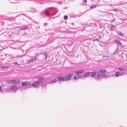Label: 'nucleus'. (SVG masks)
I'll return each mask as SVG.
<instances>
[{
    "label": "nucleus",
    "instance_id": "f257e3e1",
    "mask_svg": "<svg viewBox=\"0 0 127 127\" xmlns=\"http://www.w3.org/2000/svg\"><path fill=\"white\" fill-rule=\"evenodd\" d=\"M38 80L36 82H33L32 84V86L34 88H38L39 85L42 84L43 83L44 78L41 76H37Z\"/></svg>",
    "mask_w": 127,
    "mask_h": 127
},
{
    "label": "nucleus",
    "instance_id": "f03ea898",
    "mask_svg": "<svg viewBox=\"0 0 127 127\" xmlns=\"http://www.w3.org/2000/svg\"><path fill=\"white\" fill-rule=\"evenodd\" d=\"M106 70L105 69H101L100 71H98L96 73V76L95 77V79L97 80H100L101 79V78L100 77L102 76L105 77L106 76L105 72Z\"/></svg>",
    "mask_w": 127,
    "mask_h": 127
},
{
    "label": "nucleus",
    "instance_id": "7ed1b4c3",
    "mask_svg": "<svg viewBox=\"0 0 127 127\" xmlns=\"http://www.w3.org/2000/svg\"><path fill=\"white\" fill-rule=\"evenodd\" d=\"M2 35L4 36L5 38L7 39L12 38L13 37L12 35L11 34V32H7L3 33H2Z\"/></svg>",
    "mask_w": 127,
    "mask_h": 127
},
{
    "label": "nucleus",
    "instance_id": "20e7f679",
    "mask_svg": "<svg viewBox=\"0 0 127 127\" xmlns=\"http://www.w3.org/2000/svg\"><path fill=\"white\" fill-rule=\"evenodd\" d=\"M125 74V72H123L121 71H117L115 73V76L116 77L122 76Z\"/></svg>",
    "mask_w": 127,
    "mask_h": 127
},
{
    "label": "nucleus",
    "instance_id": "39448f33",
    "mask_svg": "<svg viewBox=\"0 0 127 127\" xmlns=\"http://www.w3.org/2000/svg\"><path fill=\"white\" fill-rule=\"evenodd\" d=\"M10 89L13 92H16L18 90V88L17 86L15 85L12 86L10 88Z\"/></svg>",
    "mask_w": 127,
    "mask_h": 127
},
{
    "label": "nucleus",
    "instance_id": "423d86ee",
    "mask_svg": "<svg viewBox=\"0 0 127 127\" xmlns=\"http://www.w3.org/2000/svg\"><path fill=\"white\" fill-rule=\"evenodd\" d=\"M73 75V74L72 73H70L66 75L65 77V81L70 80L71 79V77Z\"/></svg>",
    "mask_w": 127,
    "mask_h": 127
},
{
    "label": "nucleus",
    "instance_id": "0eeeda50",
    "mask_svg": "<svg viewBox=\"0 0 127 127\" xmlns=\"http://www.w3.org/2000/svg\"><path fill=\"white\" fill-rule=\"evenodd\" d=\"M37 58L36 56L33 57L27 63V64H29L33 62L34 61L37 60Z\"/></svg>",
    "mask_w": 127,
    "mask_h": 127
},
{
    "label": "nucleus",
    "instance_id": "6e6552de",
    "mask_svg": "<svg viewBox=\"0 0 127 127\" xmlns=\"http://www.w3.org/2000/svg\"><path fill=\"white\" fill-rule=\"evenodd\" d=\"M84 72V71L83 70H79L75 71V73L76 74H78V75L77 76V77L78 78H80V74H81L83 72Z\"/></svg>",
    "mask_w": 127,
    "mask_h": 127
},
{
    "label": "nucleus",
    "instance_id": "1a4fd4ad",
    "mask_svg": "<svg viewBox=\"0 0 127 127\" xmlns=\"http://www.w3.org/2000/svg\"><path fill=\"white\" fill-rule=\"evenodd\" d=\"M20 27L21 28L19 29V31L20 32L21 31H25L29 29L28 27V26H27V25H25L22 27Z\"/></svg>",
    "mask_w": 127,
    "mask_h": 127
},
{
    "label": "nucleus",
    "instance_id": "9d476101",
    "mask_svg": "<svg viewBox=\"0 0 127 127\" xmlns=\"http://www.w3.org/2000/svg\"><path fill=\"white\" fill-rule=\"evenodd\" d=\"M57 79L60 82L65 81V78L63 77H57Z\"/></svg>",
    "mask_w": 127,
    "mask_h": 127
},
{
    "label": "nucleus",
    "instance_id": "9b49d317",
    "mask_svg": "<svg viewBox=\"0 0 127 127\" xmlns=\"http://www.w3.org/2000/svg\"><path fill=\"white\" fill-rule=\"evenodd\" d=\"M44 13L45 15L49 17L50 16V12L49 10L47 9H46L45 10Z\"/></svg>",
    "mask_w": 127,
    "mask_h": 127
},
{
    "label": "nucleus",
    "instance_id": "f8f14e48",
    "mask_svg": "<svg viewBox=\"0 0 127 127\" xmlns=\"http://www.w3.org/2000/svg\"><path fill=\"white\" fill-rule=\"evenodd\" d=\"M114 42L117 44L118 45L121 46V47L122 43L120 41L118 40L117 39H116L114 40Z\"/></svg>",
    "mask_w": 127,
    "mask_h": 127
},
{
    "label": "nucleus",
    "instance_id": "ddd939ff",
    "mask_svg": "<svg viewBox=\"0 0 127 127\" xmlns=\"http://www.w3.org/2000/svg\"><path fill=\"white\" fill-rule=\"evenodd\" d=\"M117 28V26L114 25H112L111 27L110 30L112 31H115Z\"/></svg>",
    "mask_w": 127,
    "mask_h": 127
},
{
    "label": "nucleus",
    "instance_id": "4468645a",
    "mask_svg": "<svg viewBox=\"0 0 127 127\" xmlns=\"http://www.w3.org/2000/svg\"><path fill=\"white\" fill-rule=\"evenodd\" d=\"M91 72L89 71L85 73L84 75V77H89L91 74Z\"/></svg>",
    "mask_w": 127,
    "mask_h": 127
},
{
    "label": "nucleus",
    "instance_id": "2eb2a0df",
    "mask_svg": "<svg viewBox=\"0 0 127 127\" xmlns=\"http://www.w3.org/2000/svg\"><path fill=\"white\" fill-rule=\"evenodd\" d=\"M91 76L92 77H95V75H96V73L95 72H91Z\"/></svg>",
    "mask_w": 127,
    "mask_h": 127
},
{
    "label": "nucleus",
    "instance_id": "dca6fc26",
    "mask_svg": "<svg viewBox=\"0 0 127 127\" xmlns=\"http://www.w3.org/2000/svg\"><path fill=\"white\" fill-rule=\"evenodd\" d=\"M28 82L25 81L22 83L21 85L23 87L26 86L28 85Z\"/></svg>",
    "mask_w": 127,
    "mask_h": 127
},
{
    "label": "nucleus",
    "instance_id": "f3484780",
    "mask_svg": "<svg viewBox=\"0 0 127 127\" xmlns=\"http://www.w3.org/2000/svg\"><path fill=\"white\" fill-rule=\"evenodd\" d=\"M118 70L120 71H125L126 70V69L124 67H120L118 68L117 69Z\"/></svg>",
    "mask_w": 127,
    "mask_h": 127
},
{
    "label": "nucleus",
    "instance_id": "a211bd4d",
    "mask_svg": "<svg viewBox=\"0 0 127 127\" xmlns=\"http://www.w3.org/2000/svg\"><path fill=\"white\" fill-rule=\"evenodd\" d=\"M117 34L118 35L122 37H124L125 36V35L120 32L118 31L117 32Z\"/></svg>",
    "mask_w": 127,
    "mask_h": 127
},
{
    "label": "nucleus",
    "instance_id": "6ab92c4d",
    "mask_svg": "<svg viewBox=\"0 0 127 127\" xmlns=\"http://www.w3.org/2000/svg\"><path fill=\"white\" fill-rule=\"evenodd\" d=\"M23 35H24V36L26 37H30L31 36V35L30 34L26 32H25L24 34Z\"/></svg>",
    "mask_w": 127,
    "mask_h": 127
},
{
    "label": "nucleus",
    "instance_id": "aec40b11",
    "mask_svg": "<svg viewBox=\"0 0 127 127\" xmlns=\"http://www.w3.org/2000/svg\"><path fill=\"white\" fill-rule=\"evenodd\" d=\"M36 10L34 8H32L31 9V10L30 12H33V13H35L36 12Z\"/></svg>",
    "mask_w": 127,
    "mask_h": 127
},
{
    "label": "nucleus",
    "instance_id": "412c9836",
    "mask_svg": "<svg viewBox=\"0 0 127 127\" xmlns=\"http://www.w3.org/2000/svg\"><path fill=\"white\" fill-rule=\"evenodd\" d=\"M17 81L16 79H13L11 80V83L13 84H16V83Z\"/></svg>",
    "mask_w": 127,
    "mask_h": 127
},
{
    "label": "nucleus",
    "instance_id": "4be33fe9",
    "mask_svg": "<svg viewBox=\"0 0 127 127\" xmlns=\"http://www.w3.org/2000/svg\"><path fill=\"white\" fill-rule=\"evenodd\" d=\"M57 79L56 78H55L52 81V83H54L57 82Z\"/></svg>",
    "mask_w": 127,
    "mask_h": 127
},
{
    "label": "nucleus",
    "instance_id": "5701e85b",
    "mask_svg": "<svg viewBox=\"0 0 127 127\" xmlns=\"http://www.w3.org/2000/svg\"><path fill=\"white\" fill-rule=\"evenodd\" d=\"M113 11L114 12H115L117 13L118 11V10L117 9H113Z\"/></svg>",
    "mask_w": 127,
    "mask_h": 127
},
{
    "label": "nucleus",
    "instance_id": "b1692460",
    "mask_svg": "<svg viewBox=\"0 0 127 127\" xmlns=\"http://www.w3.org/2000/svg\"><path fill=\"white\" fill-rule=\"evenodd\" d=\"M64 19L65 20H66L68 19V16L67 15H65L64 16Z\"/></svg>",
    "mask_w": 127,
    "mask_h": 127
},
{
    "label": "nucleus",
    "instance_id": "393cba45",
    "mask_svg": "<svg viewBox=\"0 0 127 127\" xmlns=\"http://www.w3.org/2000/svg\"><path fill=\"white\" fill-rule=\"evenodd\" d=\"M96 6L95 5H93L90 7V8L91 9H93L94 8H95Z\"/></svg>",
    "mask_w": 127,
    "mask_h": 127
},
{
    "label": "nucleus",
    "instance_id": "a878e982",
    "mask_svg": "<svg viewBox=\"0 0 127 127\" xmlns=\"http://www.w3.org/2000/svg\"><path fill=\"white\" fill-rule=\"evenodd\" d=\"M9 66V65L8 66H2L1 67V68L2 69H4V68H7Z\"/></svg>",
    "mask_w": 127,
    "mask_h": 127
},
{
    "label": "nucleus",
    "instance_id": "bb28decb",
    "mask_svg": "<svg viewBox=\"0 0 127 127\" xmlns=\"http://www.w3.org/2000/svg\"><path fill=\"white\" fill-rule=\"evenodd\" d=\"M93 41H99V40L97 38H95L93 40Z\"/></svg>",
    "mask_w": 127,
    "mask_h": 127
},
{
    "label": "nucleus",
    "instance_id": "cd10ccee",
    "mask_svg": "<svg viewBox=\"0 0 127 127\" xmlns=\"http://www.w3.org/2000/svg\"><path fill=\"white\" fill-rule=\"evenodd\" d=\"M74 78L75 80H77L78 79L76 75L74 76Z\"/></svg>",
    "mask_w": 127,
    "mask_h": 127
},
{
    "label": "nucleus",
    "instance_id": "c85d7f7f",
    "mask_svg": "<svg viewBox=\"0 0 127 127\" xmlns=\"http://www.w3.org/2000/svg\"><path fill=\"white\" fill-rule=\"evenodd\" d=\"M41 16L42 17H44L45 16V14H44L43 13H41Z\"/></svg>",
    "mask_w": 127,
    "mask_h": 127
},
{
    "label": "nucleus",
    "instance_id": "c756f323",
    "mask_svg": "<svg viewBox=\"0 0 127 127\" xmlns=\"http://www.w3.org/2000/svg\"><path fill=\"white\" fill-rule=\"evenodd\" d=\"M0 92L2 93L3 92V90L2 89V87L0 86Z\"/></svg>",
    "mask_w": 127,
    "mask_h": 127
},
{
    "label": "nucleus",
    "instance_id": "7c9ffc66",
    "mask_svg": "<svg viewBox=\"0 0 127 127\" xmlns=\"http://www.w3.org/2000/svg\"><path fill=\"white\" fill-rule=\"evenodd\" d=\"M7 82L8 83H11V80H8Z\"/></svg>",
    "mask_w": 127,
    "mask_h": 127
},
{
    "label": "nucleus",
    "instance_id": "2f4dec72",
    "mask_svg": "<svg viewBox=\"0 0 127 127\" xmlns=\"http://www.w3.org/2000/svg\"><path fill=\"white\" fill-rule=\"evenodd\" d=\"M14 65H20L17 62H14L13 63Z\"/></svg>",
    "mask_w": 127,
    "mask_h": 127
},
{
    "label": "nucleus",
    "instance_id": "473e14b6",
    "mask_svg": "<svg viewBox=\"0 0 127 127\" xmlns=\"http://www.w3.org/2000/svg\"><path fill=\"white\" fill-rule=\"evenodd\" d=\"M28 85L29 86H31V84L30 83H29L28 82Z\"/></svg>",
    "mask_w": 127,
    "mask_h": 127
},
{
    "label": "nucleus",
    "instance_id": "72a5a7b5",
    "mask_svg": "<svg viewBox=\"0 0 127 127\" xmlns=\"http://www.w3.org/2000/svg\"><path fill=\"white\" fill-rule=\"evenodd\" d=\"M84 76H82V75H80V78L83 79L84 78Z\"/></svg>",
    "mask_w": 127,
    "mask_h": 127
},
{
    "label": "nucleus",
    "instance_id": "f704fd0d",
    "mask_svg": "<svg viewBox=\"0 0 127 127\" xmlns=\"http://www.w3.org/2000/svg\"><path fill=\"white\" fill-rule=\"evenodd\" d=\"M21 14L23 16H27V15H26L25 13H22V14Z\"/></svg>",
    "mask_w": 127,
    "mask_h": 127
},
{
    "label": "nucleus",
    "instance_id": "c9c22d12",
    "mask_svg": "<svg viewBox=\"0 0 127 127\" xmlns=\"http://www.w3.org/2000/svg\"><path fill=\"white\" fill-rule=\"evenodd\" d=\"M83 2L86 3L87 2V0H84L83 1Z\"/></svg>",
    "mask_w": 127,
    "mask_h": 127
},
{
    "label": "nucleus",
    "instance_id": "e433bc0d",
    "mask_svg": "<svg viewBox=\"0 0 127 127\" xmlns=\"http://www.w3.org/2000/svg\"><path fill=\"white\" fill-rule=\"evenodd\" d=\"M58 3L60 4H62L63 3V2L62 1L59 2H58Z\"/></svg>",
    "mask_w": 127,
    "mask_h": 127
},
{
    "label": "nucleus",
    "instance_id": "4c0bfd02",
    "mask_svg": "<svg viewBox=\"0 0 127 127\" xmlns=\"http://www.w3.org/2000/svg\"><path fill=\"white\" fill-rule=\"evenodd\" d=\"M98 36H99V37H98V38H99V39H102V37H101V36H100V35H98Z\"/></svg>",
    "mask_w": 127,
    "mask_h": 127
},
{
    "label": "nucleus",
    "instance_id": "58836bf2",
    "mask_svg": "<svg viewBox=\"0 0 127 127\" xmlns=\"http://www.w3.org/2000/svg\"><path fill=\"white\" fill-rule=\"evenodd\" d=\"M47 23H44V26H47Z\"/></svg>",
    "mask_w": 127,
    "mask_h": 127
},
{
    "label": "nucleus",
    "instance_id": "ea45409f",
    "mask_svg": "<svg viewBox=\"0 0 127 127\" xmlns=\"http://www.w3.org/2000/svg\"><path fill=\"white\" fill-rule=\"evenodd\" d=\"M19 79H18V81L17 82V83H16V84H18L19 83Z\"/></svg>",
    "mask_w": 127,
    "mask_h": 127
},
{
    "label": "nucleus",
    "instance_id": "a19ab883",
    "mask_svg": "<svg viewBox=\"0 0 127 127\" xmlns=\"http://www.w3.org/2000/svg\"><path fill=\"white\" fill-rule=\"evenodd\" d=\"M45 55H46V57H45V59H47V55L46 54H45Z\"/></svg>",
    "mask_w": 127,
    "mask_h": 127
},
{
    "label": "nucleus",
    "instance_id": "79ce46f5",
    "mask_svg": "<svg viewBox=\"0 0 127 127\" xmlns=\"http://www.w3.org/2000/svg\"><path fill=\"white\" fill-rule=\"evenodd\" d=\"M99 28L100 29H101L102 28V26H100L99 27Z\"/></svg>",
    "mask_w": 127,
    "mask_h": 127
},
{
    "label": "nucleus",
    "instance_id": "37998d69",
    "mask_svg": "<svg viewBox=\"0 0 127 127\" xmlns=\"http://www.w3.org/2000/svg\"><path fill=\"white\" fill-rule=\"evenodd\" d=\"M74 23L73 22V23H72V25L73 26H74Z\"/></svg>",
    "mask_w": 127,
    "mask_h": 127
},
{
    "label": "nucleus",
    "instance_id": "c03bdc74",
    "mask_svg": "<svg viewBox=\"0 0 127 127\" xmlns=\"http://www.w3.org/2000/svg\"><path fill=\"white\" fill-rule=\"evenodd\" d=\"M44 3H40L41 4H43Z\"/></svg>",
    "mask_w": 127,
    "mask_h": 127
},
{
    "label": "nucleus",
    "instance_id": "a18cd8bd",
    "mask_svg": "<svg viewBox=\"0 0 127 127\" xmlns=\"http://www.w3.org/2000/svg\"><path fill=\"white\" fill-rule=\"evenodd\" d=\"M117 49H118V48H117V49L115 51V52H116V51H117Z\"/></svg>",
    "mask_w": 127,
    "mask_h": 127
},
{
    "label": "nucleus",
    "instance_id": "49530a36",
    "mask_svg": "<svg viewBox=\"0 0 127 127\" xmlns=\"http://www.w3.org/2000/svg\"><path fill=\"white\" fill-rule=\"evenodd\" d=\"M67 9V8H66V7H64V9Z\"/></svg>",
    "mask_w": 127,
    "mask_h": 127
},
{
    "label": "nucleus",
    "instance_id": "de8ad7c7",
    "mask_svg": "<svg viewBox=\"0 0 127 127\" xmlns=\"http://www.w3.org/2000/svg\"><path fill=\"white\" fill-rule=\"evenodd\" d=\"M0 47H2L1 46V44L0 43Z\"/></svg>",
    "mask_w": 127,
    "mask_h": 127
}]
</instances>
